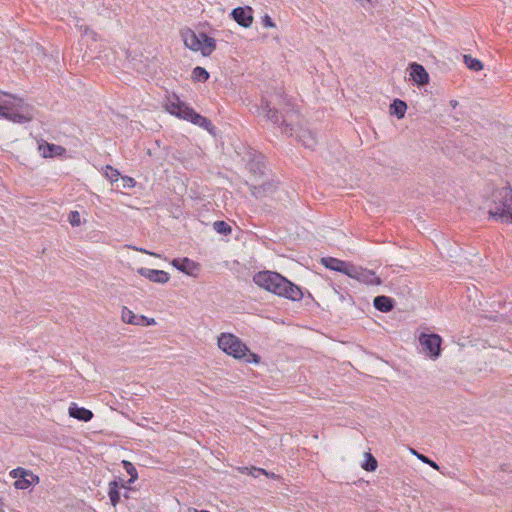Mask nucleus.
I'll list each match as a JSON object with an SVG mask.
<instances>
[{"label":"nucleus","instance_id":"1","mask_svg":"<svg viewBox=\"0 0 512 512\" xmlns=\"http://www.w3.org/2000/svg\"><path fill=\"white\" fill-rule=\"evenodd\" d=\"M253 281L257 286L293 301L301 300L303 297L297 285L277 272L260 271L254 275Z\"/></svg>","mask_w":512,"mask_h":512},{"label":"nucleus","instance_id":"2","mask_svg":"<svg viewBox=\"0 0 512 512\" xmlns=\"http://www.w3.org/2000/svg\"><path fill=\"white\" fill-rule=\"evenodd\" d=\"M0 116L13 123H27L33 118V109L22 99L0 91Z\"/></svg>","mask_w":512,"mask_h":512},{"label":"nucleus","instance_id":"3","mask_svg":"<svg viewBox=\"0 0 512 512\" xmlns=\"http://www.w3.org/2000/svg\"><path fill=\"white\" fill-rule=\"evenodd\" d=\"M488 214L490 218L504 224L512 223V188L509 186L492 192Z\"/></svg>","mask_w":512,"mask_h":512},{"label":"nucleus","instance_id":"4","mask_svg":"<svg viewBox=\"0 0 512 512\" xmlns=\"http://www.w3.org/2000/svg\"><path fill=\"white\" fill-rule=\"evenodd\" d=\"M165 109L171 115L187 120L209 132H212L214 129V126L209 119L196 113L193 108L182 102L175 94L167 97Z\"/></svg>","mask_w":512,"mask_h":512},{"label":"nucleus","instance_id":"5","mask_svg":"<svg viewBox=\"0 0 512 512\" xmlns=\"http://www.w3.org/2000/svg\"><path fill=\"white\" fill-rule=\"evenodd\" d=\"M218 347L235 359H242L247 363L260 362V357L251 352L246 344L232 333H221L218 337Z\"/></svg>","mask_w":512,"mask_h":512},{"label":"nucleus","instance_id":"6","mask_svg":"<svg viewBox=\"0 0 512 512\" xmlns=\"http://www.w3.org/2000/svg\"><path fill=\"white\" fill-rule=\"evenodd\" d=\"M185 46L194 52H200L203 56H210L216 49V40L205 33H196L186 29L181 33Z\"/></svg>","mask_w":512,"mask_h":512},{"label":"nucleus","instance_id":"7","mask_svg":"<svg viewBox=\"0 0 512 512\" xmlns=\"http://www.w3.org/2000/svg\"><path fill=\"white\" fill-rule=\"evenodd\" d=\"M442 339L437 334H425L422 333L419 336V343L424 353L430 358L436 359L439 357L441 352Z\"/></svg>","mask_w":512,"mask_h":512},{"label":"nucleus","instance_id":"8","mask_svg":"<svg viewBox=\"0 0 512 512\" xmlns=\"http://www.w3.org/2000/svg\"><path fill=\"white\" fill-rule=\"evenodd\" d=\"M348 277L367 285H380L381 280L374 271L352 264Z\"/></svg>","mask_w":512,"mask_h":512},{"label":"nucleus","instance_id":"9","mask_svg":"<svg viewBox=\"0 0 512 512\" xmlns=\"http://www.w3.org/2000/svg\"><path fill=\"white\" fill-rule=\"evenodd\" d=\"M10 475L16 479L14 486L17 489L25 490L28 489L35 480H38L32 472L18 467L10 472Z\"/></svg>","mask_w":512,"mask_h":512},{"label":"nucleus","instance_id":"10","mask_svg":"<svg viewBox=\"0 0 512 512\" xmlns=\"http://www.w3.org/2000/svg\"><path fill=\"white\" fill-rule=\"evenodd\" d=\"M261 108L267 119L270 120L272 123L277 125H285V127L282 129V133L286 135L293 134V128L286 123L285 119L281 120V117L277 110L272 109L267 102H263Z\"/></svg>","mask_w":512,"mask_h":512},{"label":"nucleus","instance_id":"11","mask_svg":"<svg viewBox=\"0 0 512 512\" xmlns=\"http://www.w3.org/2000/svg\"><path fill=\"white\" fill-rule=\"evenodd\" d=\"M231 16L234 21L244 28L250 27L253 23V10L249 6L233 9Z\"/></svg>","mask_w":512,"mask_h":512},{"label":"nucleus","instance_id":"12","mask_svg":"<svg viewBox=\"0 0 512 512\" xmlns=\"http://www.w3.org/2000/svg\"><path fill=\"white\" fill-rule=\"evenodd\" d=\"M138 274L145 277L151 282L165 284L169 281L170 275L164 270L157 269H149V268H139Z\"/></svg>","mask_w":512,"mask_h":512},{"label":"nucleus","instance_id":"13","mask_svg":"<svg viewBox=\"0 0 512 512\" xmlns=\"http://www.w3.org/2000/svg\"><path fill=\"white\" fill-rule=\"evenodd\" d=\"M121 318L123 322L132 325H152L155 324L154 319H148L143 315H136L133 311L127 307H123L121 311Z\"/></svg>","mask_w":512,"mask_h":512},{"label":"nucleus","instance_id":"14","mask_svg":"<svg viewBox=\"0 0 512 512\" xmlns=\"http://www.w3.org/2000/svg\"><path fill=\"white\" fill-rule=\"evenodd\" d=\"M171 264L177 270L189 276H194L195 272L199 269V264L187 257L175 258L171 261Z\"/></svg>","mask_w":512,"mask_h":512},{"label":"nucleus","instance_id":"15","mask_svg":"<svg viewBox=\"0 0 512 512\" xmlns=\"http://www.w3.org/2000/svg\"><path fill=\"white\" fill-rule=\"evenodd\" d=\"M322 263L324 266L330 270L341 272L345 275H349V272H352L351 266L352 263L342 261L333 257L323 258Z\"/></svg>","mask_w":512,"mask_h":512},{"label":"nucleus","instance_id":"16","mask_svg":"<svg viewBox=\"0 0 512 512\" xmlns=\"http://www.w3.org/2000/svg\"><path fill=\"white\" fill-rule=\"evenodd\" d=\"M410 78L417 85H425L429 81V75L425 68L417 63L410 65Z\"/></svg>","mask_w":512,"mask_h":512},{"label":"nucleus","instance_id":"17","mask_svg":"<svg viewBox=\"0 0 512 512\" xmlns=\"http://www.w3.org/2000/svg\"><path fill=\"white\" fill-rule=\"evenodd\" d=\"M69 416L87 422L92 419L93 413L84 407H78L75 403H72L69 407Z\"/></svg>","mask_w":512,"mask_h":512},{"label":"nucleus","instance_id":"18","mask_svg":"<svg viewBox=\"0 0 512 512\" xmlns=\"http://www.w3.org/2000/svg\"><path fill=\"white\" fill-rule=\"evenodd\" d=\"M297 137L299 141L303 144L304 147L308 149H314L317 144V139L315 134L308 129H300Z\"/></svg>","mask_w":512,"mask_h":512},{"label":"nucleus","instance_id":"19","mask_svg":"<svg viewBox=\"0 0 512 512\" xmlns=\"http://www.w3.org/2000/svg\"><path fill=\"white\" fill-rule=\"evenodd\" d=\"M373 304L374 307L381 312H389L393 308V300L384 295L375 297Z\"/></svg>","mask_w":512,"mask_h":512},{"label":"nucleus","instance_id":"20","mask_svg":"<svg viewBox=\"0 0 512 512\" xmlns=\"http://www.w3.org/2000/svg\"><path fill=\"white\" fill-rule=\"evenodd\" d=\"M39 150L41 151L43 157L47 158L61 155L64 151V148L59 145L46 143L39 145Z\"/></svg>","mask_w":512,"mask_h":512},{"label":"nucleus","instance_id":"21","mask_svg":"<svg viewBox=\"0 0 512 512\" xmlns=\"http://www.w3.org/2000/svg\"><path fill=\"white\" fill-rule=\"evenodd\" d=\"M124 487L123 484H119L117 481H112L109 483L108 496L112 506L116 507L120 501V492L119 489Z\"/></svg>","mask_w":512,"mask_h":512},{"label":"nucleus","instance_id":"22","mask_svg":"<svg viewBox=\"0 0 512 512\" xmlns=\"http://www.w3.org/2000/svg\"><path fill=\"white\" fill-rule=\"evenodd\" d=\"M407 105L400 99H395L390 105L391 115H395L398 119H402L405 116Z\"/></svg>","mask_w":512,"mask_h":512},{"label":"nucleus","instance_id":"23","mask_svg":"<svg viewBox=\"0 0 512 512\" xmlns=\"http://www.w3.org/2000/svg\"><path fill=\"white\" fill-rule=\"evenodd\" d=\"M191 77L194 81L205 82L209 78V73L205 68L197 66L193 69Z\"/></svg>","mask_w":512,"mask_h":512},{"label":"nucleus","instance_id":"24","mask_svg":"<svg viewBox=\"0 0 512 512\" xmlns=\"http://www.w3.org/2000/svg\"><path fill=\"white\" fill-rule=\"evenodd\" d=\"M464 63L470 70L473 71H480L483 69L481 61L476 58H473L470 55H464Z\"/></svg>","mask_w":512,"mask_h":512},{"label":"nucleus","instance_id":"25","mask_svg":"<svg viewBox=\"0 0 512 512\" xmlns=\"http://www.w3.org/2000/svg\"><path fill=\"white\" fill-rule=\"evenodd\" d=\"M122 464H123L125 471L130 475V479L128 480V483L129 484L134 483L138 478V473H137L135 466L131 462L126 461V460L122 461Z\"/></svg>","mask_w":512,"mask_h":512},{"label":"nucleus","instance_id":"26","mask_svg":"<svg viewBox=\"0 0 512 512\" xmlns=\"http://www.w3.org/2000/svg\"><path fill=\"white\" fill-rule=\"evenodd\" d=\"M240 472L242 474H248V475H251L252 477L254 478H258L260 475H266L268 476V472L262 468H257V467H242L240 468Z\"/></svg>","mask_w":512,"mask_h":512},{"label":"nucleus","instance_id":"27","mask_svg":"<svg viewBox=\"0 0 512 512\" xmlns=\"http://www.w3.org/2000/svg\"><path fill=\"white\" fill-rule=\"evenodd\" d=\"M213 228L217 233L222 234V235H228L232 231L230 225L228 223H226L225 221H221V220L215 221L213 223Z\"/></svg>","mask_w":512,"mask_h":512},{"label":"nucleus","instance_id":"28","mask_svg":"<svg viewBox=\"0 0 512 512\" xmlns=\"http://www.w3.org/2000/svg\"><path fill=\"white\" fill-rule=\"evenodd\" d=\"M365 456H366V460L362 464V468L369 472L376 470L377 460L370 453H365Z\"/></svg>","mask_w":512,"mask_h":512},{"label":"nucleus","instance_id":"29","mask_svg":"<svg viewBox=\"0 0 512 512\" xmlns=\"http://www.w3.org/2000/svg\"><path fill=\"white\" fill-rule=\"evenodd\" d=\"M68 221L73 227H77L81 225V216L78 211H71L68 216Z\"/></svg>","mask_w":512,"mask_h":512},{"label":"nucleus","instance_id":"30","mask_svg":"<svg viewBox=\"0 0 512 512\" xmlns=\"http://www.w3.org/2000/svg\"><path fill=\"white\" fill-rule=\"evenodd\" d=\"M106 176L111 182H116L119 179L120 173L117 169L111 166H106Z\"/></svg>","mask_w":512,"mask_h":512},{"label":"nucleus","instance_id":"31","mask_svg":"<svg viewBox=\"0 0 512 512\" xmlns=\"http://www.w3.org/2000/svg\"><path fill=\"white\" fill-rule=\"evenodd\" d=\"M414 454L417 456V458L419 460H421L423 463H426L428 464L429 466H431L432 468H434L435 470H439V466L436 462H434L433 460L429 459L427 456L425 455H422V454H419L417 452H414Z\"/></svg>","mask_w":512,"mask_h":512},{"label":"nucleus","instance_id":"32","mask_svg":"<svg viewBox=\"0 0 512 512\" xmlns=\"http://www.w3.org/2000/svg\"><path fill=\"white\" fill-rule=\"evenodd\" d=\"M262 25L265 27V28H274L275 27V23L274 21L272 20V18L269 16V15H264L262 17Z\"/></svg>","mask_w":512,"mask_h":512},{"label":"nucleus","instance_id":"33","mask_svg":"<svg viewBox=\"0 0 512 512\" xmlns=\"http://www.w3.org/2000/svg\"><path fill=\"white\" fill-rule=\"evenodd\" d=\"M362 7H364L365 9H369L370 7L373 6V3L375 0H357Z\"/></svg>","mask_w":512,"mask_h":512},{"label":"nucleus","instance_id":"34","mask_svg":"<svg viewBox=\"0 0 512 512\" xmlns=\"http://www.w3.org/2000/svg\"><path fill=\"white\" fill-rule=\"evenodd\" d=\"M123 180L125 181V186L127 187H134L136 184L135 180L128 176L123 177Z\"/></svg>","mask_w":512,"mask_h":512},{"label":"nucleus","instance_id":"35","mask_svg":"<svg viewBox=\"0 0 512 512\" xmlns=\"http://www.w3.org/2000/svg\"><path fill=\"white\" fill-rule=\"evenodd\" d=\"M133 249H135L136 251H139V252H143V253H146V254H149V255H152V256H155V257H159L158 254L154 253V252H149L143 248H137V247H134Z\"/></svg>","mask_w":512,"mask_h":512},{"label":"nucleus","instance_id":"36","mask_svg":"<svg viewBox=\"0 0 512 512\" xmlns=\"http://www.w3.org/2000/svg\"><path fill=\"white\" fill-rule=\"evenodd\" d=\"M458 104H459V103H458V101H456V100H451V101L449 102V105H450L453 109H455V108L458 106Z\"/></svg>","mask_w":512,"mask_h":512},{"label":"nucleus","instance_id":"37","mask_svg":"<svg viewBox=\"0 0 512 512\" xmlns=\"http://www.w3.org/2000/svg\"><path fill=\"white\" fill-rule=\"evenodd\" d=\"M194 512H209V511H207V510H200V511H198V510L195 509Z\"/></svg>","mask_w":512,"mask_h":512},{"label":"nucleus","instance_id":"38","mask_svg":"<svg viewBox=\"0 0 512 512\" xmlns=\"http://www.w3.org/2000/svg\"><path fill=\"white\" fill-rule=\"evenodd\" d=\"M88 30H89L88 28H85L84 33H85V34H87V33H88Z\"/></svg>","mask_w":512,"mask_h":512}]
</instances>
